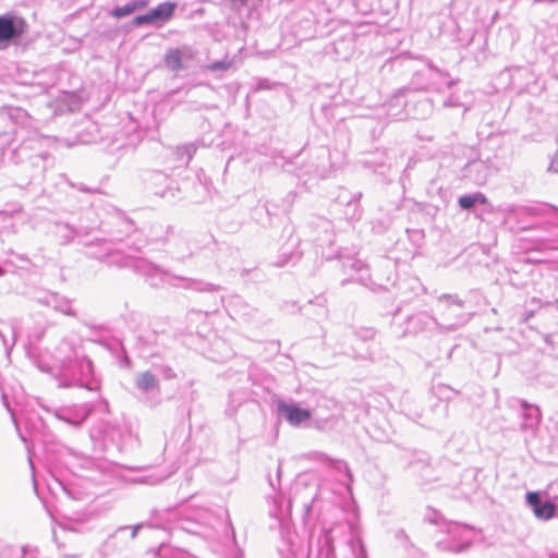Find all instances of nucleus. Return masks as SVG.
I'll use <instances>...</instances> for the list:
<instances>
[{
  "label": "nucleus",
  "mask_w": 558,
  "mask_h": 558,
  "mask_svg": "<svg viewBox=\"0 0 558 558\" xmlns=\"http://www.w3.org/2000/svg\"><path fill=\"white\" fill-rule=\"evenodd\" d=\"M26 27L22 19L11 15L0 16V44L10 43L15 36L21 35Z\"/></svg>",
  "instance_id": "nucleus-1"
},
{
  "label": "nucleus",
  "mask_w": 558,
  "mask_h": 558,
  "mask_svg": "<svg viewBox=\"0 0 558 558\" xmlns=\"http://www.w3.org/2000/svg\"><path fill=\"white\" fill-rule=\"evenodd\" d=\"M526 502L532 507L534 514L542 520L554 518L556 512L555 505L547 500L542 502L538 493L530 492L526 494Z\"/></svg>",
  "instance_id": "nucleus-2"
},
{
  "label": "nucleus",
  "mask_w": 558,
  "mask_h": 558,
  "mask_svg": "<svg viewBox=\"0 0 558 558\" xmlns=\"http://www.w3.org/2000/svg\"><path fill=\"white\" fill-rule=\"evenodd\" d=\"M280 411L286 414L289 423L296 425L301 422H304L311 417V411L307 409H302L296 405H288L282 404L279 407Z\"/></svg>",
  "instance_id": "nucleus-3"
},
{
  "label": "nucleus",
  "mask_w": 558,
  "mask_h": 558,
  "mask_svg": "<svg viewBox=\"0 0 558 558\" xmlns=\"http://www.w3.org/2000/svg\"><path fill=\"white\" fill-rule=\"evenodd\" d=\"M177 9L175 2H162L158 4L155 9L150 10V15L153 17L154 23L156 22H167L172 16Z\"/></svg>",
  "instance_id": "nucleus-4"
},
{
  "label": "nucleus",
  "mask_w": 558,
  "mask_h": 558,
  "mask_svg": "<svg viewBox=\"0 0 558 558\" xmlns=\"http://www.w3.org/2000/svg\"><path fill=\"white\" fill-rule=\"evenodd\" d=\"M165 63L166 66L173 72L183 69L181 51L177 48L169 49L165 56Z\"/></svg>",
  "instance_id": "nucleus-5"
},
{
  "label": "nucleus",
  "mask_w": 558,
  "mask_h": 558,
  "mask_svg": "<svg viewBox=\"0 0 558 558\" xmlns=\"http://www.w3.org/2000/svg\"><path fill=\"white\" fill-rule=\"evenodd\" d=\"M475 203L486 204L487 198L482 193H476L474 195H463L459 198V205L463 209L472 208L475 205Z\"/></svg>",
  "instance_id": "nucleus-6"
},
{
  "label": "nucleus",
  "mask_w": 558,
  "mask_h": 558,
  "mask_svg": "<svg viewBox=\"0 0 558 558\" xmlns=\"http://www.w3.org/2000/svg\"><path fill=\"white\" fill-rule=\"evenodd\" d=\"M136 385L138 388H141L143 390H148V389L156 387L157 379L155 378V376L151 373L145 372L138 376V378L136 380Z\"/></svg>",
  "instance_id": "nucleus-7"
},
{
  "label": "nucleus",
  "mask_w": 558,
  "mask_h": 558,
  "mask_svg": "<svg viewBox=\"0 0 558 558\" xmlns=\"http://www.w3.org/2000/svg\"><path fill=\"white\" fill-rule=\"evenodd\" d=\"M134 12V7L130 4H126V5H123V7H118L116 8L113 11H112V16L117 17V19H121V17H124L126 15H130L131 13Z\"/></svg>",
  "instance_id": "nucleus-8"
},
{
  "label": "nucleus",
  "mask_w": 558,
  "mask_h": 558,
  "mask_svg": "<svg viewBox=\"0 0 558 558\" xmlns=\"http://www.w3.org/2000/svg\"><path fill=\"white\" fill-rule=\"evenodd\" d=\"M153 17L150 15V12H147L146 14L138 15L134 19L135 25H143V24H153Z\"/></svg>",
  "instance_id": "nucleus-9"
},
{
  "label": "nucleus",
  "mask_w": 558,
  "mask_h": 558,
  "mask_svg": "<svg viewBox=\"0 0 558 558\" xmlns=\"http://www.w3.org/2000/svg\"><path fill=\"white\" fill-rule=\"evenodd\" d=\"M131 5L134 7V11H136L138 9H143V8L147 7L148 1L147 0H138V1L132 2Z\"/></svg>",
  "instance_id": "nucleus-10"
},
{
  "label": "nucleus",
  "mask_w": 558,
  "mask_h": 558,
  "mask_svg": "<svg viewBox=\"0 0 558 558\" xmlns=\"http://www.w3.org/2000/svg\"><path fill=\"white\" fill-rule=\"evenodd\" d=\"M228 66L221 62H217V63H214L210 65V69L211 70H216V69H222V70H226Z\"/></svg>",
  "instance_id": "nucleus-11"
},
{
  "label": "nucleus",
  "mask_w": 558,
  "mask_h": 558,
  "mask_svg": "<svg viewBox=\"0 0 558 558\" xmlns=\"http://www.w3.org/2000/svg\"><path fill=\"white\" fill-rule=\"evenodd\" d=\"M136 533H137V527H135V529L133 530V533H132L133 537L136 535Z\"/></svg>",
  "instance_id": "nucleus-12"
}]
</instances>
